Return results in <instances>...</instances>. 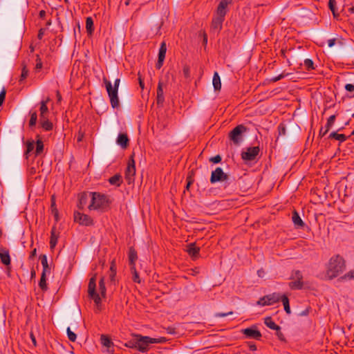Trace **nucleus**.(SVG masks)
I'll return each instance as SVG.
<instances>
[{
  "label": "nucleus",
  "instance_id": "13d9d810",
  "mask_svg": "<svg viewBox=\"0 0 354 354\" xmlns=\"http://www.w3.org/2000/svg\"><path fill=\"white\" fill-rule=\"evenodd\" d=\"M187 185H186L185 189H186V190H189V187L191 186V185L194 182V180L192 179V178L191 176H188L187 178Z\"/></svg>",
  "mask_w": 354,
  "mask_h": 354
},
{
  "label": "nucleus",
  "instance_id": "58836bf2",
  "mask_svg": "<svg viewBox=\"0 0 354 354\" xmlns=\"http://www.w3.org/2000/svg\"><path fill=\"white\" fill-rule=\"evenodd\" d=\"M335 120H336V115H332L328 118L327 122L324 127V128L326 129V131H329V130L333 126V124L335 122Z\"/></svg>",
  "mask_w": 354,
  "mask_h": 354
},
{
  "label": "nucleus",
  "instance_id": "f704fd0d",
  "mask_svg": "<svg viewBox=\"0 0 354 354\" xmlns=\"http://www.w3.org/2000/svg\"><path fill=\"white\" fill-rule=\"evenodd\" d=\"M39 111H40V114H39L40 118L48 117V108L46 105V102H40Z\"/></svg>",
  "mask_w": 354,
  "mask_h": 354
},
{
  "label": "nucleus",
  "instance_id": "6e6d98bb",
  "mask_svg": "<svg viewBox=\"0 0 354 354\" xmlns=\"http://www.w3.org/2000/svg\"><path fill=\"white\" fill-rule=\"evenodd\" d=\"M164 60L165 58L158 57V62L156 64V68L157 69H160L162 66Z\"/></svg>",
  "mask_w": 354,
  "mask_h": 354
},
{
  "label": "nucleus",
  "instance_id": "cd10ccee",
  "mask_svg": "<svg viewBox=\"0 0 354 354\" xmlns=\"http://www.w3.org/2000/svg\"><path fill=\"white\" fill-rule=\"evenodd\" d=\"M109 183L116 187H120L122 183V176L120 174H116L109 178Z\"/></svg>",
  "mask_w": 354,
  "mask_h": 354
},
{
  "label": "nucleus",
  "instance_id": "79ce46f5",
  "mask_svg": "<svg viewBox=\"0 0 354 354\" xmlns=\"http://www.w3.org/2000/svg\"><path fill=\"white\" fill-rule=\"evenodd\" d=\"M354 279V270H350L344 276L339 277L337 280L339 281H342L344 280H352Z\"/></svg>",
  "mask_w": 354,
  "mask_h": 354
},
{
  "label": "nucleus",
  "instance_id": "603ef678",
  "mask_svg": "<svg viewBox=\"0 0 354 354\" xmlns=\"http://www.w3.org/2000/svg\"><path fill=\"white\" fill-rule=\"evenodd\" d=\"M184 76L189 77L190 76V68L188 66H185L183 69Z\"/></svg>",
  "mask_w": 354,
  "mask_h": 354
},
{
  "label": "nucleus",
  "instance_id": "bf43d9fd",
  "mask_svg": "<svg viewBox=\"0 0 354 354\" xmlns=\"http://www.w3.org/2000/svg\"><path fill=\"white\" fill-rule=\"evenodd\" d=\"M344 88L348 92L354 91V85L353 84H346Z\"/></svg>",
  "mask_w": 354,
  "mask_h": 354
},
{
  "label": "nucleus",
  "instance_id": "1a4fd4ad",
  "mask_svg": "<svg viewBox=\"0 0 354 354\" xmlns=\"http://www.w3.org/2000/svg\"><path fill=\"white\" fill-rule=\"evenodd\" d=\"M133 156L134 153L131 155L125 170V178L129 185L134 181V176L136 174V164Z\"/></svg>",
  "mask_w": 354,
  "mask_h": 354
},
{
  "label": "nucleus",
  "instance_id": "69168bd1",
  "mask_svg": "<svg viewBox=\"0 0 354 354\" xmlns=\"http://www.w3.org/2000/svg\"><path fill=\"white\" fill-rule=\"evenodd\" d=\"M37 255V249L35 248L32 250L30 254L29 259H33Z\"/></svg>",
  "mask_w": 354,
  "mask_h": 354
},
{
  "label": "nucleus",
  "instance_id": "a19ab883",
  "mask_svg": "<svg viewBox=\"0 0 354 354\" xmlns=\"http://www.w3.org/2000/svg\"><path fill=\"white\" fill-rule=\"evenodd\" d=\"M131 272L133 274V281L135 283H140L141 282L138 272L136 270V266H131L130 267Z\"/></svg>",
  "mask_w": 354,
  "mask_h": 354
},
{
  "label": "nucleus",
  "instance_id": "a878e982",
  "mask_svg": "<svg viewBox=\"0 0 354 354\" xmlns=\"http://www.w3.org/2000/svg\"><path fill=\"white\" fill-rule=\"evenodd\" d=\"M348 138L349 136H346L345 134H339L337 131L331 132L328 137L330 140H339L340 143L345 142Z\"/></svg>",
  "mask_w": 354,
  "mask_h": 354
},
{
  "label": "nucleus",
  "instance_id": "72a5a7b5",
  "mask_svg": "<svg viewBox=\"0 0 354 354\" xmlns=\"http://www.w3.org/2000/svg\"><path fill=\"white\" fill-rule=\"evenodd\" d=\"M26 150L24 152V156L26 159L28 158L29 153L33 151L35 148V141L33 140H29L26 142Z\"/></svg>",
  "mask_w": 354,
  "mask_h": 354
},
{
  "label": "nucleus",
  "instance_id": "7c9ffc66",
  "mask_svg": "<svg viewBox=\"0 0 354 354\" xmlns=\"http://www.w3.org/2000/svg\"><path fill=\"white\" fill-rule=\"evenodd\" d=\"M77 207L79 209H82L86 205L88 201V194L83 192L79 196Z\"/></svg>",
  "mask_w": 354,
  "mask_h": 354
},
{
  "label": "nucleus",
  "instance_id": "5701e85b",
  "mask_svg": "<svg viewBox=\"0 0 354 354\" xmlns=\"http://www.w3.org/2000/svg\"><path fill=\"white\" fill-rule=\"evenodd\" d=\"M39 124L41 127L46 131H51L53 129V124L49 121L48 117L40 118Z\"/></svg>",
  "mask_w": 354,
  "mask_h": 354
},
{
  "label": "nucleus",
  "instance_id": "680f3d73",
  "mask_svg": "<svg viewBox=\"0 0 354 354\" xmlns=\"http://www.w3.org/2000/svg\"><path fill=\"white\" fill-rule=\"evenodd\" d=\"M45 29L44 28H40L38 31L37 37L39 39H41L43 38V36L44 35Z\"/></svg>",
  "mask_w": 354,
  "mask_h": 354
},
{
  "label": "nucleus",
  "instance_id": "3c124183",
  "mask_svg": "<svg viewBox=\"0 0 354 354\" xmlns=\"http://www.w3.org/2000/svg\"><path fill=\"white\" fill-rule=\"evenodd\" d=\"M36 66H35V69L36 70H39L42 68V66H43V64H42V62H41V59H40L39 55H37V59H36Z\"/></svg>",
  "mask_w": 354,
  "mask_h": 354
},
{
  "label": "nucleus",
  "instance_id": "393cba45",
  "mask_svg": "<svg viewBox=\"0 0 354 354\" xmlns=\"http://www.w3.org/2000/svg\"><path fill=\"white\" fill-rule=\"evenodd\" d=\"M129 266H136V261L138 259L137 252L133 247H130L128 253Z\"/></svg>",
  "mask_w": 354,
  "mask_h": 354
},
{
  "label": "nucleus",
  "instance_id": "ddd939ff",
  "mask_svg": "<svg viewBox=\"0 0 354 354\" xmlns=\"http://www.w3.org/2000/svg\"><path fill=\"white\" fill-rule=\"evenodd\" d=\"M73 217L74 221L78 223L81 225L91 226L94 224L93 220L90 216L80 212L75 211L74 212Z\"/></svg>",
  "mask_w": 354,
  "mask_h": 354
},
{
  "label": "nucleus",
  "instance_id": "a211bd4d",
  "mask_svg": "<svg viewBox=\"0 0 354 354\" xmlns=\"http://www.w3.org/2000/svg\"><path fill=\"white\" fill-rule=\"evenodd\" d=\"M165 102L162 83L160 81L157 87L156 103L158 106L162 107Z\"/></svg>",
  "mask_w": 354,
  "mask_h": 354
},
{
  "label": "nucleus",
  "instance_id": "c03bdc74",
  "mask_svg": "<svg viewBox=\"0 0 354 354\" xmlns=\"http://www.w3.org/2000/svg\"><path fill=\"white\" fill-rule=\"evenodd\" d=\"M66 333H67V336H68V339L71 342H75V340L77 339V335L74 332H73L71 330L70 327L67 328Z\"/></svg>",
  "mask_w": 354,
  "mask_h": 354
},
{
  "label": "nucleus",
  "instance_id": "9d476101",
  "mask_svg": "<svg viewBox=\"0 0 354 354\" xmlns=\"http://www.w3.org/2000/svg\"><path fill=\"white\" fill-rule=\"evenodd\" d=\"M292 222L293 223L294 227L296 230H302L310 231V228L308 226V225L302 220L299 214L297 212V210L294 208L292 209V215L291 217Z\"/></svg>",
  "mask_w": 354,
  "mask_h": 354
},
{
  "label": "nucleus",
  "instance_id": "4d7b16f0",
  "mask_svg": "<svg viewBox=\"0 0 354 354\" xmlns=\"http://www.w3.org/2000/svg\"><path fill=\"white\" fill-rule=\"evenodd\" d=\"M247 344L250 351H254L257 350V346H256L255 343H254L253 342H248Z\"/></svg>",
  "mask_w": 354,
  "mask_h": 354
},
{
  "label": "nucleus",
  "instance_id": "6ab92c4d",
  "mask_svg": "<svg viewBox=\"0 0 354 354\" xmlns=\"http://www.w3.org/2000/svg\"><path fill=\"white\" fill-rule=\"evenodd\" d=\"M224 19L223 18H221V17H214L213 19H212V24H211V28L213 31L218 33L222 29V27H223V23L224 21Z\"/></svg>",
  "mask_w": 354,
  "mask_h": 354
},
{
  "label": "nucleus",
  "instance_id": "2eb2a0df",
  "mask_svg": "<svg viewBox=\"0 0 354 354\" xmlns=\"http://www.w3.org/2000/svg\"><path fill=\"white\" fill-rule=\"evenodd\" d=\"M241 332L248 338L260 340L262 337L261 332L257 329V327L255 325L243 329Z\"/></svg>",
  "mask_w": 354,
  "mask_h": 354
},
{
  "label": "nucleus",
  "instance_id": "49530a36",
  "mask_svg": "<svg viewBox=\"0 0 354 354\" xmlns=\"http://www.w3.org/2000/svg\"><path fill=\"white\" fill-rule=\"evenodd\" d=\"M279 136H285L286 133V125L284 122H281L278 126Z\"/></svg>",
  "mask_w": 354,
  "mask_h": 354
},
{
  "label": "nucleus",
  "instance_id": "f8f14e48",
  "mask_svg": "<svg viewBox=\"0 0 354 354\" xmlns=\"http://www.w3.org/2000/svg\"><path fill=\"white\" fill-rule=\"evenodd\" d=\"M281 295L278 293L267 295L259 299L257 304L259 306H270L278 302L281 299Z\"/></svg>",
  "mask_w": 354,
  "mask_h": 354
},
{
  "label": "nucleus",
  "instance_id": "aec40b11",
  "mask_svg": "<svg viewBox=\"0 0 354 354\" xmlns=\"http://www.w3.org/2000/svg\"><path fill=\"white\" fill-rule=\"evenodd\" d=\"M117 144L123 149H127L129 145V139L127 133H120L116 140Z\"/></svg>",
  "mask_w": 354,
  "mask_h": 354
},
{
  "label": "nucleus",
  "instance_id": "2f4dec72",
  "mask_svg": "<svg viewBox=\"0 0 354 354\" xmlns=\"http://www.w3.org/2000/svg\"><path fill=\"white\" fill-rule=\"evenodd\" d=\"M58 236L55 233V227H53L50 232V247L54 248L57 243Z\"/></svg>",
  "mask_w": 354,
  "mask_h": 354
},
{
  "label": "nucleus",
  "instance_id": "774afa93",
  "mask_svg": "<svg viewBox=\"0 0 354 354\" xmlns=\"http://www.w3.org/2000/svg\"><path fill=\"white\" fill-rule=\"evenodd\" d=\"M110 272L116 273V268L114 261L111 263L110 267Z\"/></svg>",
  "mask_w": 354,
  "mask_h": 354
},
{
  "label": "nucleus",
  "instance_id": "37998d69",
  "mask_svg": "<svg viewBox=\"0 0 354 354\" xmlns=\"http://www.w3.org/2000/svg\"><path fill=\"white\" fill-rule=\"evenodd\" d=\"M167 52V45L165 41H162L160 44L159 52H158V57L165 58Z\"/></svg>",
  "mask_w": 354,
  "mask_h": 354
},
{
  "label": "nucleus",
  "instance_id": "dca6fc26",
  "mask_svg": "<svg viewBox=\"0 0 354 354\" xmlns=\"http://www.w3.org/2000/svg\"><path fill=\"white\" fill-rule=\"evenodd\" d=\"M185 251L195 260L199 257L200 248L196 246L195 243H191L186 245Z\"/></svg>",
  "mask_w": 354,
  "mask_h": 354
},
{
  "label": "nucleus",
  "instance_id": "864d4df0",
  "mask_svg": "<svg viewBox=\"0 0 354 354\" xmlns=\"http://www.w3.org/2000/svg\"><path fill=\"white\" fill-rule=\"evenodd\" d=\"M166 330H167V333L171 334V335H176L178 333L176 328H174L173 326H168L166 328Z\"/></svg>",
  "mask_w": 354,
  "mask_h": 354
},
{
  "label": "nucleus",
  "instance_id": "a18cd8bd",
  "mask_svg": "<svg viewBox=\"0 0 354 354\" xmlns=\"http://www.w3.org/2000/svg\"><path fill=\"white\" fill-rule=\"evenodd\" d=\"M28 69L26 68V65H24L21 70V74L20 76L19 82H21L24 81L28 75Z\"/></svg>",
  "mask_w": 354,
  "mask_h": 354
},
{
  "label": "nucleus",
  "instance_id": "20e7f679",
  "mask_svg": "<svg viewBox=\"0 0 354 354\" xmlns=\"http://www.w3.org/2000/svg\"><path fill=\"white\" fill-rule=\"evenodd\" d=\"M103 82L105 85L106 90L110 99V103L112 108H118L120 106L118 97V88L120 80L119 78H117L114 82L113 86L112 85L111 82L109 80H108L106 77L103 78Z\"/></svg>",
  "mask_w": 354,
  "mask_h": 354
},
{
  "label": "nucleus",
  "instance_id": "09e8293b",
  "mask_svg": "<svg viewBox=\"0 0 354 354\" xmlns=\"http://www.w3.org/2000/svg\"><path fill=\"white\" fill-rule=\"evenodd\" d=\"M281 301L283 302L284 310L288 313V296L284 294L281 297Z\"/></svg>",
  "mask_w": 354,
  "mask_h": 354
},
{
  "label": "nucleus",
  "instance_id": "de8ad7c7",
  "mask_svg": "<svg viewBox=\"0 0 354 354\" xmlns=\"http://www.w3.org/2000/svg\"><path fill=\"white\" fill-rule=\"evenodd\" d=\"M222 160V158L220 155H216L215 156L211 157L209 158V162L214 163V164H218L221 162Z\"/></svg>",
  "mask_w": 354,
  "mask_h": 354
},
{
  "label": "nucleus",
  "instance_id": "c9c22d12",
  "mask_svg": "<svg viewBox=\"0 0 354 354\" xmlns=\"http://www.w3.org/2000/svg\"><path fill=\"white\" fill-rule=\"evenodd\" d=\"M29 114L30 115V118L29 120V127L32 128L35 127L37 124V113L36 111H30Z\"/></svg>",
  "mask_w": 354,
  "mask_h": 354
},
{
  "label": "nucleus",
  "instance_id": "9b49d317",
  "mask_svg": "<svg viewBox=\"0 0 354 354\" xmlns=\"http://www.w3.org/2000/svg\"><path fill=\"white\" fill-rule=\"evenodd\" d=\"M229 180V176L225 174L222 168L216 167L212 171L210 176V183L214 184L218 182H227Z\"/></svg>",
  "mask_w": 354,
  "mask_h": 354
},
{
  "label": "nucleus",
  "instance_id": "c756f323",
  "mask_svg": "<svg viewBox=\"0 0 354 354\" xmlns=\"http://www.w3.org/2000/svg\"><path fill=\"white\" fill-rule=\"evenodd\" d=\"M264 324L266 326L270 329L279 330L280 329V327L275 324V322L272 320V319L270 317H267L264 319Z\"/></svg>",
  "mask_w": 354,
  "mask_h": 354
},
{
  "label": "nucleus",
  "instance_id": "0e129e2a",
  "mask_svg": "<svg viewBox=\"0 0 354 354\" xmlns=\"http://www.w3.org/2000/svg\"><path fill=\"white\" fill-rule=\"evenodd\" d=\"M276 331H277V335L278 337L279 338V339H281L282 341H286L284 335L280 331V329L279 330H276Z\"/></svg>",
  "mask_w": 354,
  "mask_h": 354
},
{
  "label": "nucleus",
  "instance_id": "7ed1b4c3",
  "mask_svg": "<svg viewBox=\"0 0 354 354\" xmlns=\"http://www.w3.org/2000/svg\"><path fill=\"white\" fill-rule=\"evenodd\" d=\"M346 268L345 261L339 255L330 258L326 270V277L331 280L337 277Z\"/></svg>",
  "mask_w": 354,
  "mask_h": 354
},
{
  "label": "nucleus",
  "instance_id": "8fccbe9b",
  "mask_svg": "<svg viewBox=\"0 0 354 354\" xmlns=\"http://www.w3.org/2000/svg\"><path fill=\"white\" fill-rule=\"evenodd\" d=\"M6 91L3 88L0 92V106L3 104L6 99Z\"/></svg>",
  "mask_w": 354,
  "mask_h": 354
},
{
  "label": "nucleus",
  "instance_id": "4468645a",
  "mask_svg": "<svg viewBox=\"0 0 354 354\" xmlns=\"http://www.w3.org/2000/svg\"><path fill=\"white\" fill-rule=\"evenodd\" d=\"M295 59H292V62H296L297 64L299 66L302 64V61H304V64L307 71H311L314 69V62L310 59H304V56L302 55L298 54L296 51L294 52Z\"/></svg>",
  "mask_w": 354,
  "mask_h": 354
},
{
  "label": "nucleus",
  "instance_id": "b1692460",
  "mask_svg": "<svg viewBox=\"0 0 354 354\" xmlns=\"http://www.w3.org/2000/svg\"><path fill=\"white\" fill-rule=\"evenodd\" d=\"M35 145H36V149L35 151V156H38L43 153L44 147V142H43L41 138L40 137L39 135L36 136Z\"/></svg>",
  "mask_w": 354,
  "mask_h": 354
},
{
  "label": "nucleus",
  "instance_id": "c85d7f7f",
  "mask_svg": "<svg viewBox=\"0 0 354 354\" xmlns=\"http://www.w3.org/2000/svg\"><path fill=\"white\" fill-rule=\"evenodd\" d=\"M213 86L215 91H220L221 88V82L220 76L218 72H214L213 80H212Z\"/></svg>",
  "mask_w": 354,
  "mask_h": 354
},
{
  "label": "nucleus",
  "instance_id": "412c9836",
  "mask_svg": "<svg viewBox=\"0 0 354 354\" xmlns=\"http://www.w3.org/2000/svg\"><path fill=\"white\" fill-rule=\"evenodd\" d=\"M0 259L1 263L5 266L10 265L11 260L8 250L4 248H0Z\"/></svg>",
  "mask_w": 354,
  "mask_h": 354
},
{
  "label": "nucleus",
  "instance_id": "bb28decb",
  "mask_svg": "<svg viewBox=\"0 0 354 354\" xmlns=\"http://www.w3.org/2000/svg\"><path fill=\"white\" fill-rule=\"evenodd\" d=\"M39 259L41 261V263L42 267H43V270H42L41 273H44L45 274H50V266L48 264V260H47L46 255V254H41L39 256Z\"/></svg>",
  "mask_w": 354,
  "mask_h": 354
},
{
  "label": "nucleus",
  "instance_id": "39448f33",
  "mask_svg": "<svg viewBox=\"0 0 354 354\" xmlns=\"http://www.w3.org/2000/svg\"><path fill=\"white\" fill-rule=\"evenodd\" d=\"M289 288L292 290H301L304 288V282L303 281V275L299 270L292 271L289 277Z\"/></svg>",
  "mask_w": 354,
  "mask_h": 354
},
{
  "label": "nucleus",
  "instance_id": "6e6552de",
  "mask_svg": "<svg viewBox=\"0 0 354 354\" xmlns=\"http://www.w3.org/2000/svg\"><path fill=\"white\" fill-rule=\"evenodd\" d=\"M260 152L259 147H250L241 152V158L245 162L256 161Z\"/></svg>",
  "mask_w": 354,
  "mask_h": 354
},
{
  "label": "nucleus",
  "instance_id": "5fc2aeb1",
  "mask_svg": "<svg viewBox=\"0 0 354 354\" xmlns=\"http://www.w3.org/2000/svg\"><path fill=\"white\" fill-rule=\"evenodd\" d=\"M232 314H233L232 311H229L227 313H217L215 314V317H226L227 315H232Z\"/></svg>",
  "mask_w": 354,
  "mask_h": 354
},
{
  "label": "nucleus",
  "instance_id": "e433bc0d",
  "mask_svg": "<svg viewBox=\"0 0 354 354\" xmlns=\"http://www.w3.org/2000/svg\"><path fill=\"white\" fill-rule=\"evenodd\" d=\"M39 286L44 292L48 290V286L46 283V274H45L44 273H41V278L39 281Z\"/></svg>",
  "mask_w": 354,
  "mask_h": 354
},
{
  "label": "nucleus",
  "instance_id": "4be33fe9",
  "mask_svg": "<svg viewBox=\"0 0 354 354\" xmlns=\"http://www.w3.org/2000/svg\"><path fill=\"white\" fill-rule=\"evenodd\" d=\"M100 341H101V344H102V346L107 348L108 352L113 353V351H114L113 349L110 350V348H113V342L108 336H106L105 335H102L101 337H100Z\"/></svg>",
  "mask_w": 354,
  "mask_h": 354
},
{
  "label": "nucleus",
  "instance_id": "052dcab7",
  "mask_svg": "<svg viewBox=\"0 0 354 354\" xmlns=\"http://www.w3.org/2000/svg\"><path fill=\"white\" fill-rule=\"evenodd\" d=\"M291 127L292 129L293 132H295V133H297V132L300 131V130H301L300 127L299 125H297V124H292Z\"/></svg>",
  "mask_w": 354,
  "mask_h": 354
},
{
  "label": "nucleus",
  "instance_id": "4c0bfd02",
  "mask_svg": "<svg viewBox=\"0 0 354 354\" xmlns=\"http://www.w3.org/2000/svg\"><path fill=\"white\" fill-rule=\"evenodd\" d=\"M328 8L333 12V17L335 18H337L339 14L337 12L336 8V0H329L328 1Z\"/></svg>",
  "mask_w": 354,
  "mask_h": 354
},
{
  "label": "nucleus",
  "instance_id": "e2e57ef3",
  "mask_svg": "<svg viewBox=\"0 0 354 354\" xmlns=\"http://www.w3.org/2000/svg\"><path fill=\"white\" fill-rule=\"evenodd\" d=\"M328 131H326V129L324 130L323 127H321L319 132V137L322 138L324 137Z\"/></svg>",
  "mask_w": 354,
  "mask_h": 354
},
{
  "label": "nucleus",
  "instance_id": "423d86ee",
  "mask_svg": "<svg viewBox=\"0 0 354 354\" xmlns=\"http://www.w3.org/2000/svg\"><path fill=\"white\" fill-rule=\"evenodd\" d=\"M247 128L243 125L239 124L234 127L229 133V138L235 145H239L243 140V133L245 132Z\"/></svg>",
  "mask_w": 354,
  "mask_h": 354
},
{
  "label": "nucleus",
  "instance_id": "ea45409f",
  "mask_svg": "<svg viewBox=\"0 0 354 354\" xmlns=\"http://www.w3.org/2000/svg\"><path fill=\"white\" fill-rule=\"evenodd\" d=\"M99 290L102 297H105L106 288L105 286L104 279L102 277L99 281Z\"/></svg>",
  "mask_w": 354,
  "mask_h": 354
},
{
  "label": "nucleus",
  "instance_id": "473e14b6",
  "mask_svg": "<svg viewBox=\"0 0 354 354\" xmlns=\"http://www.w3.org/2000/svg\"><path fill=\"white\" fill-rule=\"evenodd\" d=\"M86 29L88 35H91L94 31L93 20L91 17L86 19Z\"/></svg>",
  "mask_w": 354,
  "mask_h": 354
},
{
  "label": "nucleus",
  "instance_id": "338daca9",
  "mask_svg": "<svg viewBox=\"0 0 354 354\" xmlns=\"http://www.w3.org/2000/svg\"><path fill=\"white\" fill-rule=\"evenodd\" d=\"M336 43V39H330L328 40V45L329 47H333Z\"/></svg>",
  "mask_w": 354,
  "mask_h": 354
},
{
  "label": "nucleus",
  "instance_id": "f257e3e1",
  "mask_svg": "<svg viewBox=\"0 0 354 354\" xmlns=\"http://www.w3.org/2000/svg\"><path fill=\"white\" fill-rule=\"evenodd\" d=\"M167 341V339L163 337L153 338L149 336H143L140 334L133 333L131 338L124 344V346L138 350L141 353H146L150 349L151 344H164Z\"/></svg>",
  "mask_w": 354,
  "mask_h": 354
},
{
  "label": "nucleus",
  "instance_id": "f03ea898",
  "mask_svg": "<svg viewBox=\"0 0 354 354\" xmlns=\"http://www.w3.org/2000/svg\"><path fill=\"white\" fill-rule=\"evenodd\" d=\"M89 195L91 196V204L88 205L89 209L100 210L102 212L108 210L111 201L107 195L100 192H90Z\"/></svg>",
  "mask_w": 354,
  "mask_h": 354
},
{
  "label": "nucleus",
  "instance_id": "f3484780",
  "mask_svg": "<svg viewBox=\"0 0 354 354\" xmlns=\"http://www.w3.org/2000/svg\"><path fill=\"white\" fill-rule=\"evenodd\" d=\"M227 6L228 4L225 1H221L216 9V17L225 19V17L227 12Z\"/></svg>",
  "mask_w": 354,
  "mask_h": 354
},
{
  "label": "nucleus",
  "instance_id": "0eeeda50",
  "mask_svg": "<svg viewBox=\"0 0 354 354\" xmlns=\"http://www.w3.org/2000/svg\"><path fill=\"white\" fill-rule=\"evenodd\" d=\"M88 294V297L94 301L97 306L101 304V298L99 294L96 292V274L89 279Z\"/></svg>",
  "mask_w": 354,
  "mask_h": 354
}]
</instances>
